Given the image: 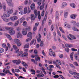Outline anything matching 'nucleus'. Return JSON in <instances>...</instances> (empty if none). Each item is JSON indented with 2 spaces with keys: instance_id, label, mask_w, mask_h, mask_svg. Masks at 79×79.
I'll return each instance as SVG.
<instances>
[{
  "instance_id": "61",
  "label": "nucleus",
  "mask_w": 79,
  "mask_h": 79,
  "mask_svg": "<svg viewBox=\"0 0 79 79\" xmlns=\"http://www.w3.org/2000/svg\"><path fill=\"white\" fill-rule=\"evenodd\" d=\"M20 35H21L20 32H19L18 33V35H17V38H19V37L20 36Z\"/></svg>"
},
{
  "instance_id": "47",
  "label": "nucleus",
  "mask_w": 79,
  "mask_h": 79,
  "mask_svg": "<svg viewBox=\"0 0 79 79\" xmlns=\"http://www.w3.org/2000/svg\"><path fill=\"white\" fill-rule=\"evenodd\" d=\"M44 14H45V10H43V11L41 13V16H44Z\"/></svg>"
},
{
  "instance_id": "57",
  "label": "nucleus",
  "mask_w": 79,
  "mask_h": 79,
  "mask_svg": "<svg viewBox=\"0 0 79 79\" xmlns=\"http://www.w3.org/2000/svg\"><path fill=\"white\" fill-rule=\"evenodd\" d=\"M65 50L66 52L68 53V52H69V48H65Z\"/></svg>"
},
{
  "instance_id": "10",
  "label": "nucleus",
  "mask_w": 79,
  "mask_h": 79,
  "mask_svg": "<svg viewBox=\"0 0 79 79\" xmlns=\"http://www.w3.org/2000/svg\"><path fill=\"white\" fill-rule=\"evenodd\" d=\"M3 72L4 73H5L6 74H8L10 73V70H7L5 71V69H4L3 70Z\"/></svg>"
},
{
  "instance_id": "56",
  "label": "nucleus",
  "mask_w": 79,
  "mask_h": 79,
  "mask_svg": "<svg viewBox=\"0 0 79 79\" xmlns=\"http://www.w3.org/2000/svg\"><path fill=\"white\" fill-rule=\"evenodd\" d=\"M13 47L14 49H15V50H16V49H18V47H17L15 45H13Z\"/></svg>"
},
{
  "instance_id": "40",
  "label": "nucleus",
  "mask_w": 79,
  "mask_h": 79,
  "mask_svg": "<svg viewBox=\"0 0 79 79\" xmlns=\"http://www.w3.org/2000/svg\"><path fill=\"white\" fill-rule=\"evenodd\" d=\"M3 52H4V49L2 48H0V53H2Z\"/></svg>"
},
{
  "instance_id": "6",
  "label": "nucleus",
  "mask_w": 79,
  "mask_h": 79,
  "mask_svg": "<svg viewBox=\"0 0 79 79\" xmlns=\"http://www.w3.org/2000/svg\"><path fill=\"white\" fill-rule=\"evenodd\" d=\"M10 19L12 21H16L18 19V17L16 16L12 17L10 18Z\"/></svg>"
},
{
  "instance_id": "17",
  "label": "nucleus",
  "mask_w": 79,
  "mask_h": 79,
  "mask_svg": "<svg viewBox=\"0 0 79 79\" xmlns=\"http://www.w3.org/2000/svg\"><path fill=\"white\" fill-rule=\"evenodd\" d=\"M9 34H10L11 35H13V34H15V31L13 30H10L9 31Z\"/></svg>"
},
{
  "instance_id": "50",
  "label": "nucleus",
  "mask_w": 79,
  "mask_h": 79,
  "mask_svg": "<svg viewBox=\"0 0 79 79\" xmlns=\"http://www.w3.org/2000/svg\"><path fill=\"white\" fill-rule=\"evenodd\" d=\"M57 32L58 35H59V36H60V37H61V34L60 32V31H57Z\"/></svg>"
},
{
  "instance_id": "27",
  "label": "nucleus",
  "mask_w": 79,
  "mask_h": 79,
  "mask_svg": "<svg viewBox=\"0 0 79 79\" xmlns=\"http://www.w3.org/2000/svg\"><path fill=\"white\" fill-rule=\"evenodd\" d=\"M31 20L34 21L35 20V18L34 17V14H32L31 15Z\"/></svg>"
},
{
  "instance_id": "42",
  "label": "nucleus",
  "mask_w": 79,
  "mask_h": 79,
  "mask_svg": "<svg viewBox=\"0 0 79 79\" xmlns=\"http://www.w3.org/2000/svg\"><path fill=\"white\" fill-rule=\"evenodd\" d=\"M73 64L74 65L76 66H79V64H78V63H77V62H73Z\"/></svg>"
},
{
  "instance_id": "7",
  "label": "nucleus",
  "mask_w": 79,
  "mask_h": 79,
  "mask_svg": "<svg viewBox=\"0 0 79 79\" xmlns=\"http://www.w3.org/2000/svg\"><path fill=\"white\" fill-rule=\"evenodd\" d=\"M21 64L24 66L26 69L27 68V67H28V65L26 63L24 62V61H22L21 62Z\"/></svg>"
},
{
  "instance_id": "35",
  "label": "nucleus",
  "mask_w": 79,
  "mask_h": 79,
  "mask_svg": "<svg viewBox=\"0 0 79 79\" xmlns=\"http://www.w3.org/2000/svg\"><path fill=\"white\" fill-rule=\"evenodd\" d=\"M67 5V4L66 2H63L62 4V8H64V6H66Z\"/></svg>"
},
{
  "instance_id": "16",
  "label": "nucleus",
  "mask_w": 79,
  "mask_h": 79,
  "mask_svg": "<svg viewBox=\"0 0 79 79\" xmlns=\"http://www.w3.org/2000/svg\"><path fill=\"white\" fill-rule=\"evenodd\" d=\"M11 70L13 73V74H15V76H17V77L19 76V74L15 73V70H14V69H12Z\"/></svg>"
},
{
  "instance_id": "30",
  "label": "nucleus",
  "mask_w": 79,
  "mask_h": 79,
  "mask_svg": "<svg viewBox=\"0 0 79 79\" xmlns=\"http://www.w3.org/2000/svg\"><path fill=\"white\" fill-rule=\"evenodd\" d=\"M29 44H27L25 45L24 48H29Z\"/></svg>"
},
{
  "instance_id": "36",
  "label": "nucleus",
  "mask_w": 79,
  "mask_h": 79,
  "mask_svg": "<svg viewBox=\"0 0 79 79\" xmlns=\"http://www.w3.org/2000/svg\"><path fill=\"white\" fill-rule=\"evenodd\" d=\"M31 60V61L32 62H33L34 63H35V64H37V63L36 61L34 60V59H32Z\"/></svg>"
},
{
  "instance_id": "24",
  "label": "nucleus",
  "mask_w": 79,
  "mask_h": 79,
  "mask_svg": "<svg viewBox=\"0 0 79 79\" xmlns=\"http://www.w3.org/2000/svg\"><path fill=\"white\" fill-rule=\"evenodd\" d=\"M41 70L43 72V73L44 74H46L47 73L45 72V69L44 67H42Z\"/></svg>"
},
{
  "instance_id": "2",
  "label": "nucleus",
  "mask_w": 79,
  "mask_h": 79,
  "mask_svg": "<svg viewBox=\"0 0 79 79\" xmlns=\"http://www.w3.org/2000/svg\"><path fill=\"white\" fill-rule=\"evenodd\" d=\"M14 41L15 43L17 44L18 47H20V46L21 45V42H20V41H19V40H18L17 39H15Z\"/></svg>"
},
{
  "instance_id": "25",
  "label": "nucleus",
  "mask_w": 79,
  "mask_h": 79,
  "mask_svg": "<svg viewBox=\"0 0 79 79\" xmlns=\"http://www.w3.org/2000/svg\"><path fill=\"white\" fill-rule=\"evenodd\" d=\"M76 15L73 14L71 15L70 17L72 19H74L76 18Z\"/></svg>"
},
{
  "instance_id": "12",
  "label": "nucleus",
  "mask_w": 79,
  "mask_h": 79,
  "mask_svg": "<svg viewBox=\"0 0 79 79\" xmlns=\"http://www.w3.org/2000/svg\"><path fill=\"white\" fill-rule=\"evenodd\" d=\"M35 59L37 61H40V57H39L38 56V55H36L35 56Z\"/></svg>"
},
{
  "instance_id": "29",
  "label": "nucleus",
  "mask_w": 79,
  "mask_h": 79,
  "mask_svg": "<svg viewBox=\"0 0 79 79\" xmlns=\"http://www.w3.org/2000/svg\"><path fill=\"white\" fill-rule=\"evenodd\" d=\"M73 31H76V32H79V30L78 29H77L76 28L74 27H73Z\"/></svg>"
},
{
  "instance_id": "11",
  "label": "nucleus",
  "mask_w": 79,
  "mask_h": 79,
  "mask_svg": "<svg viewBox=\"0 0 79 79\" xmlns=\"http://www.w3.org/2000/svg\"><path fill=\"white\" fill-rule=\"evenodd\" d=\"M65 46L66 47H73V45L72 44H65Z\"/></svg>"
},
{
  "instance_id": "18",
  "label": "nucleus",
  "mask_w": 79,
  "mask_h": 79,
  "mask_svg": "<svg viewBox=\"0 0 79 79\" xmlns=\"http://www.w3.org/2000/svg\"><path fill=\"white\" fill-rule=\"evenodd\" d=\"M5 29L6 30H8L9 31H12V30H13V27H5Z\"/></svg>"
},
{
  "instance_id": "62",
  "label": "nucleus",
  "mask_w": 79,
  "mask_h": 79,
  "mask_svg": "<svg viewBox=\"0 0 79 79\" xmlns=\"http://www.w3.org/2000/svg\"><path fill=\"white\" fill-rule=\"evenodd\" d=\"M74 58L75 59V60H78V59H79V58L78 57V56H74Z\"/></svg>"
},
{
  "instance_id": "28",
  "label": "nucleus",
  "mask_w": 79,
  "mask_h": 79,
  "mask_svg": "<svg viewBox=\"0 0 79 79\" xmlns=\"http://www.w3.org/2000/svg\"><path fill=\"white\" fill-rule=\"evenodd\" d=\"M47 14H48V13L47 12V11H46L45 13V16L44 17L45 21H46V20H47Z\"/></svg>"
},
{
  "instance_id": "44",
  "label": "nucleus",
  "mask_w": 79,
  "mask_h": 79,
  "mask_svg": "<svg viewBox=\"0 0 79 79\" xmlns=\"http://www.w3.org/2000/svg\"><path fill=\"white\" fill-rule=\"evenodd\" d=\"M40 1L37 2V4H38L39 6L41 5L42 3V0H39Z\"/></svg>"
},
{
  "instance_id": "43",
  "label": "nucleus",
  "mask_w": 79,
  "mask_h": 79,
  "mask_svg": "<svg viewBox=\"0 0 79 79\" xmlns=\"http://www.w3.org/2000/svg\"><path fill=\"white\" fill-rule=\"evenodd\" d=\"M2 19L4 21H5L6 22H8V19H7L6 18H3V17H2Z\"/></svg>"
},
{
  "instance_id": "9",
  "label": "nucleus",
  "mask_w": 79,
  "mask_h": 79,
  "mask_svg": "<svg viewBox=\"0 0 79 79\" xmlns=\"http://www.w3.org/2000/svg\"><path fill=\"white\" fill-rule=\"evenodd\" d=\"M39 37L37 39V41L38 42H40L41 41V37H42L41 36V35L40 34H39Z\"/></svg>"
},
{
  "instance_id": "51",
  "label": "nucleus",
  "mask_w": 79,
  "mask_h": 79,
  "mask_svg": "<svg viewBox=\"0 0 79 79\" xmlns=\"http://www.w3.org/2000/svg\"><path fill=\"white\" fill-rule=\"evenodd\" d=\"M21 20L20 21V23H23V21H24L25 19H24V18H22L21 19Z\"/></svg>"
},
{
  "instance_id": "60",
  "label": "nucleus",
  "mask_w": 79,
  "mask_h": 79,
  "mask_svg": "<svg viewBox=\"0 0 79 79\" xmlns=\"http://www.w3.org/2000/svg\"><path fill=\"white\" fill-rule=\"evenodd\" d=\"M62 36L63 38V39H64L65 40H67V38H66V37H65V36H64L63 35H62Z\"/></svg>"
},
{
  "instance_id": "48",
  "label": "nucleus",
  "mask_w": 79,
  "mask_h": 79,
  "mask_svg": "<svg viewBox=\"0 0 79 79\" xmlns=\"http://www.w3.org/2000/svg\"><path fill=\"white\" fill-rule=\"evenodd\" d=\"M71 50L72 52H77V49L74 48H72L71 49Z\"/></svg>"
},
{
  "instance_id": "1",
  "label": "nucleus",
  "mask_w": 79,
  "mask_h": 79,
  "mask_svg": "<svg viewBox=\"0 0 79 79\" xmlns=\"http://www.w3.org/2000/svg\"><path fill=\"white\" fill-rule=\"evenodd\" d=\"M28 37H29V38H28L26 40V42H28L29 40H31L32 38V33L30 32L28 33L27 35Z\"/></svg>"
},
{
  "instance_id": "58",
  "label": "nucleus",
  "mask_w": 79,
  "mask_h": 79,
  "mask_svg": "<svg viewBox=\"0 0 79 79\" xmlns=\"http://www.w3.org/2000/svg\"><path fill=\"white\" fill-rule=\"evenodd\" d=\"M15 71L16 73H19V72H20V70L19 69H15Z\"/></svg>"
},
{
  "instance_id": "55",
  "label": "nucleus",
  "mask_w": 79,
  "mask_h": 79,
  "mask_svg": "<svg viewBox=\"0 0 79 79\" xmlns=\"http://www.w3.org/2000/svg\"><path fill=\"white\" fill-rule=\"evenodd\" d=\"M26 22V21H24L23 22V25L24 26H25L26 25V24H27Z\"/></svg>"
},
{
  "instance_id": "37",
  "label": "nucleus",
  "mask_w": 79,
  "mask_h": 79,
  "mask_svg": "<svg viewBox=\"0 0 79 79\" xmlns=\"http://www.w3.org/2000/svg\"><path fill=\"white\" fill-rule=\"evenodd\" d=\"M3 16L5 18H7L8 17H9V16H10V14H4L3 15Z\"/></svg>"
},
{
  "instance_id": "34",
  "label": "nucleus",
  "mask_w": 79,
  "mask_h": 79,
  "mask_svg": "<svg viewBox=\"0 0 79 79\" xmlns=\"http://www.w3.org/2000/svg\"><path fill=\"white\" fill-rule=\"evenodd\" d=\"M34 13L35 15V16H37V10H34Z\"/></svg>"
},
{
  "instance_id": "33",
  "label": "nucleus",
  "mask_w": 79,
  "mask_h": 79,
  "mask_svg": "<svg viewBox=\"0 0 79 79\" xmlns=\"http://www.w3.org/2000/svg\"><path fill=\"white\" fill-rule=\"evenodd\" d=\"M2 8H3L4 11H6V5H3V6H2Z\"/></svg>"
},
{
  "instance_id": "23",
  "label": "nucleus",
  "mask_w": 79,
  "mask_h": 79,
  "mask_svg": "<svg viewBox=\"0 0 79 79\" xmlns=\"http://www.w3.org/2000/svg\"><path fill=\"white\" fill-rule=\"evenodd\" d=\"M70 6L72 8H76V5H75V4L74 3L70 4Z\"/></svg>"
},
{
  "instance_id": "8",
  "label": "nucleus",
  "mask_w": 79,
  "mask_h": 79,
  "mask_svg": "<svg viewBox=\"0 0 79 79\" xmlns=\"http://www.w3.org/2000/svg\"><path fill=\"white\" fill-rule=\"evenodd\" d=\"M13 9L10 8L8 9L7 10V12L9 14H12V13H13Z\"/></svg>"
},
{
  "instance_id": "21",
  "label": "nucleus",
  "mask_w": 79,
  "mask_h": 79,
  "mask_svg": "<svg viewBox=\"0 0 79 79\" xmlns=\"http://www.w3.org/2000/svg\"><path fill=\"white\" fill-rule=\"evenodd\" d=\"M47 29L46 28H45L44 30V31L43 32V34L44 36H46V35H47Z\"/></svg>"
},
{
  "instance_id": "49",
  "label": "nucleus",
  "mask_w": 79,
  "mask_h": 79,
  "mask_svg": "<svg viewBox=\"0 0 79 79\" xmlns=\"http://www.w3.org/2000/svg\"><path fill=\"white\" fill-rule=\"evenodd\" d=\"M44 45V41H42L40 43V46L41 47H43Z\"/></svg>"
},
{
  "instance_id": "52",
  "label": "nucleus",
  "mask_w": 79,
  "mask_h": 79,
  "mask_svg": "<svg viewBox=\"0 0 79 79\" xmlns=\"http://www.w3.org/2000/svg\"><path fill=\"white\" fill-rule=\"evenodd\" d=\"M20 63H21V61H20V60H18V61L17 60L16 64L17 65L19 64Z\"/></svg>"
},
{
  "instance_id": "38",
  "label": "nucleus",
  "mask_w": 79,
  "mask_h": 79,
  "mask_svg": "<svg viewBox=\"0 0 79 79\" xmlns=\"http://www.w3.org/2000/svg\"><path fill=\"white\" fill-rule=\"evenodd\" d=\"M69 35L71 37L72 39H76V37L72 35L71 34H70Z\"/></svg>"
},
{
  "instance_id": "64",
  "label": "nucleus",
  "mask_w": 79,
  "mask_h": 79,
  "mask_svg": "<svg viewBox=\"0 0 79 79\" xmlns=\"http://www.w3.org/2000/svg\"><path fill=\"white\" fill-rule=\"evenodd\" d=\"M59 76L62 79H65V78L63 77V76L61 75H60Z\"/></svg>"
},
{
  "instance_id": "5",
  "label": "nucleus",
  "mask_w": 79,
  "mask_h": 79,
  "mask_svg": "<svg viewBox=\"0 0 79 79\" xmlns=\"http://www.w3.org/2000/svg\"><path fill=\"white\" fill-rule=\"evenodd\" d=\"M19 10V11H20V12H19V14H20L21 13V15H23L22 14V13H23V6H21L18 8Z\"/></svg>"
},
{
  "instance_id": "53",
  "label": "nucleus",
  "mask_w": 79,
  "mask_h": 79,
  "mask_svg": "<svg viewBox=\"0 0 79 79\" xmlns=\"http://www.w3.org/2000/svg\"><path fill=\"white\" fill-rule=\"evenodd\" d=\"M0 75L2 76H5V74L4 73H1L0 72Z\"/></svg>"
},
{
  "instance_id": "4",
  "label": "nucleus",
  "mask_w": 79,
  "mask_h": 79,
  "mask_svg": "<svg viewBox=\"0 0 79 79\" xmlns=\"http://www.w3.org/2000/svg\"><path fill=\"white\" fill-rule=\"evenodd\" d=\"M6 1L8 5L10 7H13V3H12V0H6Z\"/></svg>"
},
{
  "instance_id": "41",
  "label": "nucleus",
  "mask_w": 79,
  "mask_h": 79,
  "mask_svg": "<svg viewBox=\"0 0 79 79\" xmlns=\"http://www.w3.org/2000/svg\"><path fill=\"white\" fill-rule=\"evenodd\" d=\"M27 7H25L24 9V13L25 14H26V13L27 12Z\"/></svg>"
},
{
  "instance_id": "3",
  "label": "nucleus",
  "mask_w": 79,
  "mask_h": 79,
  "mask_svg": "<svg viewBox=\"0 0 79 79\" xmlns=\"http://www.w3.org/2000/svg\"><path fill=\"white\" fill-rule=\"evenodd\" d=\"M31 29V27H29L28 28H25L23 30V31H22V34L23 35H26L27 34V31L28 30H29Z\"/></svg>"
},
{
  "instance_id": "19",
  "label": "nucleus",
  "mask_w": 79,
  "mask_h": 79,
  "mask_svg": "<svg viewBox=\"0 0 79 79\" xmlns=\"http://www.w3.org/2000/svg\"><path fill=\"white\" fill-rule=\"evenodd\" d=\"M44 6H45V3H43L42 5L40 7V10H42L44 8Z\"/></svg>"
},
{
  "instance_id": "14",
  "label": "nucleus",
  "mask_w": 79,
  "mask_h": 79,
  "mask_svg": "<svg viewBox=\"0 0 79 79\" xmlns=\"http://www.w3.org/2000/svg\"><path fill=\"white\" fill-rule=\"evenodd\" d=\"M28 56V53L27 52H25L23 54L21 55V56L22 57H26Z\"/></svg>"
},
{
  "instance_id": "59",
  "label": "nucleus",
  "mask_w": 79,
  "mask_h": 79,
  "mask_svg": "<svg viewBox=\"0 0 79 79\" xmlns=\"http://www.w3.org/2000/svg\"><path fill=\"white\" fill-rule=\"evenodd\" d=\"M17 13H18V10H15V13L13 14V15H14V16H16L17 14Z\"/></svg>"
},
{
  "instance_id": "26",
  "label": "nucleus",
  "mask_w": 79,
  "mask_h": 79,
  "mask_svg": "<svg viewBox=\"0 0 79 79\" xmlns=\"http://www.w3.org/2000/svg\"><path fill=\"white\" fill-rule=\"evenodd\" d=\"M19 23V21H16L15 22V23L14 24V26H18Z\"/></svg>"
},
{
  "instance_id": "63",
  "label": "nucleus",
  "mask_w": 79,
  "mask_h": 79,
  "mask_svg": "<svg viewBox=\"0 0 79 79\" xmlns=\"http://www.w3.org/2000/svg\"><path fill=\"white\" fill-rule=\"evenodd\" d=\"M73 74L74 75H78V76H79V74L76 72H73Z\"/></svg>"
},
{
  "instance_id": "46",
  "label": "nucleus",
  "mask_w": 79,
  "mask_h": 79,
  "mask_svg": "<svg viewBox=\"0 0 79 79\" xmlns=\"http://www.w3.org/2000/svg\"><path fill=\"white\" fill-rule=\"evenodd\" d=\"M59 29L62 33H64V31H63V30L61 27H60Z\"/></svg>"
},
{
  "instance_id": "54",
  "label": "nucleus",
  "mask_w": 79,
  "mask_h": 79,
  "mask_svg": "<svg viewBox=\"0 0 79 79\" xmlns=\"http://www.w3.org/2000/svg\"><path fill=\"white\" fill-rule=\"evenodd\" d=\"M53 77L54 78H58L59 77V76H58V75H56L55 76H53Z\"/></svg>"
},
{
  "instance_id": "31",
  "label": "nucleus",
  "mask_w": 79,
  "mask_h": 79,
  "mask_svg": "<svg viewBox=\"0 0 79 79\" xmlns=\"http://www.w3.org/2000/svg\"><path fill=\"white\" fill-rule=\"evenodd\" d=\"M23 52L22 51H20L19 52V53L18 54L17 56H19L21 55H22V54L23 53Z\"/></svg>"
},
{
  "instance_id": "15",
  "label": "nucleus",
  "mask_w": 79,
  "mask_h": 79,
  "mask_svg": "<svg viewBox=\"0 0 79 79\" xmlns=\"http://www.w3.org/2000/svg\"><path fill=\"white\" fill-rule=\"evenodd\" d=\"M64 25L65 27H67L68 29H69L70 28V27H69V25L68 24V23L66 22H65L64 23Z\"/></svg>"
},
{
  "instance_id": "32",
  "label": "nucleus",
  "mask_w": 79,
  "mask_h": 79,
  "mask_svg": "<svg viewBox=\"0 0 79 79\" xmlns=\"http://www.w3.org/2000/svg\"><path fill=\"white\" fill-rule=\"evenodd\" d=\"M56 61L57 62V63L59 64V65H61V62L59 60H56Z\"/></svg>"
},
{
  "instance_id": "20",
  "label": "nucleus",
  "mask_w": 79,
  "mask_h": 79,
  "mask_svg": "<svg viewBox=\"0 0 79 79\" xmlns=\"http://www.w3.org/2000/svg\"><path fill=\"white\" fill-rule=\"evenodd\" d=\"M6 36L7 37V38L9 39L10 40H11V39H12V38H11V36H10V35L9 34H7L6 35Z\"/></svg>"
},
{
  "instance_id": "22",
  "label": "nucleus",
  "mask_w": 79,
  "mask_h": 79,
  "mask_svg": "<svg viewBox=\"0 0 79 79\" xmlns=\"http://www.w3.org/2000/svg\"><path fill=\"white\" fill-rule=\"evenodd\" d=\"M74 54L73 53H72L70 54V58L72 60V61H73V55Z\"/></svg>"
},
{
  "instance_id": "45",
  "label": "nucleus",
  "mask_w": 79,
  "mask_h": 79,
  "mask_svg": "<svg viewBox=\"0 0 79 79\" xmlns=\"http://www.w3.org/2000/svg\"><path fill=\"white\" fill-rule=\"evenodd\" d=\"M0 31H4L5 29L3 27H2L0 26Z\"/></svg>"
},
{
  "instance_id": "13",
  "label": "nucleus",
  "mask_w": 79,
  "mask_h": 79,
  "mask_svg": "<svg viewBox=\"0 0 79 79\" xmlns=\"http://www.w3.org/2000/svg\"><path fill=\"white\" fill-rule=\"evenodd\" d=\"M35 4H32L30 6V7L31 10H34L35 9Z\"/></svg>"
},
{
  "instance_id": "39",
  "label": "nucleus",
  "mask_w": 79,
  "mask_h": 79,
  "mask_svg": "<svg viewBox=\"0 0 79 79\" xmlns=\"http://www.w3.org/2000/svg\"><path fill=\"white\" fill-rule=\"evenodd\" d=\"M58 11H56V18L57 19H58Z\"/></svg>"
}]
</instances>
